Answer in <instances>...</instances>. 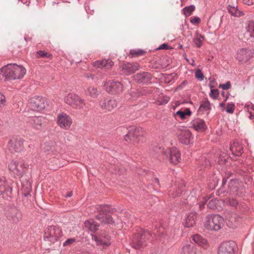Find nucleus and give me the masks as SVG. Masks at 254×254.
<instances>
[{
    "label": "nucleus",
    "mask_w": 254,
    "mask_h": 254,
    "mask_svg": "<svg viewBox=\"0 0 254 254\" xmlns=\"http://www.w3.org/2000/svg\"><path fill=\"white\" fill-rule=\"evenodd\" d=\"M26 73L25 68L15 64H8L0 68V80L22 78Z\"/></svg>",
    "instance_id": "nucleus-1"
},
{
    "label": "nucleus",
    "mask_w": 254,
    "mask_h": 254,
    "mask_svg": "<svg viewBox=\"0 0 254 254\" xmlns=\"http://www.w3.org/2000/svg\"><path fill=\"white\" fill-rule=\"evenodd\" d=\"M152 237L148 230H141L140 232L135 234L131 240V245L135 249H140L144 248L147 241Z\"/></svg>",
    "instance_id": "nucleus-2"
},
{
    "label": "nucleus",
    "mask_w": 254,
    "mask_h": 254,
    "mask_svg": "<svg viewBox=\"0 0 254 254\" xmlns=\"http://www.w3.org/2000/svg\"><path fill=\"white\" fill-rule=\"evenodd\" d=\"M224 220L222 217L218 214H211L206 216L204 224L205 228L211 231H218L224 226Z\"/></svg>",
    "instance_id": "nucleus-3"
},
{
    "label": "nucleus",
    "mask_w": 254,
    "mask_h": 254,
    "mask_svg": "<svg viewBox=\"0 0 254 254\" xmlns=\"http://www.w3.org/2000/svg\"><path fill=\"white\" fill-rule=\"evenodd\" d=\"M14 182L6 179L4 177L0 178V194L4 199L9 200L12 197V192Z\"/></svg>",
    "instance_id": "nucleus-4"
},
{
    "label": "nucleus",
    "mask_w": 254,
    "mask_h": 254,
    "mask_svg": "<svg viewBox=\"0 0 254 254\" xmlns=\"http://www.w3.org/2000/svg\"><path fill=\"white\" fill-rule=\"evenodd\" d=\"M64 102L72 108L83 109L85 106L84 100L76 94L69 93L65 98Z\"/></svg>",
    "instance_id": "nucleus-5"
},
{
    "label": "nucleus",
    "mask_w": 254,
    "mask_h": 254,
    "mask_svg": "<svg viewBox=\"0 0 254 254\" xmlns=\"http://www.w3.org/2000/svg\"><path fill=\"white\" fill-rule=\"evenodd\" d=\"M46 105H48L47 99L39 96L31 98L29 102L30 108L35 111H40L45 109Z\"/></svg>",
    "instance_id": "nucleus-6"
},
{
    "label": "nucleus",
    "mask_w": 254,
    "mask_h": 254,
    "mask_svg": "<svg viewBox=\"0 0 254 254\" xmlns=\"http://www.w3.org/2000/svg\"><path fill=\"white\" fill-rule=\"evenodd\" d=\"M9 170L19 177H21L28 171L26 165L24 163H17L12 161L8 165Z\"/></svg>",
    "instance_id": "nucleus-7"
},
{
    "label": "nucleus",
    "mask_w": 254,
    "mask_h": 254,
    "mask_svg": "<svg viewBox=\"0 0 254 254\" xmlns=\"http://www.w3.org/2000/svg\"><path fill=\"white\" fill-rule=\"evenodd\" d=\"M228 192L233 195L242 196L244 195L245 190L242 184L237 180H231L229 182Z\"/></svg>",
    "instance_id": "nucleus-8"
},
{
    "label": "nucleus",
    "mask_w": 254,
    "mask_h": 254,
    "mask_svg": "<svg viewBox=\"0 0 254 254\" xmlns=\"http://www.w3.org/2000/svg\"><path fill=\"white\" fill-rule=\"evenodd\" d=\"M105 90L113 94H118L123 91V85L118 81L109 80L104 84Z\"/></svg>",
    "instance_id": "nucleus-9"
},
{
    "label": "nucleus",
    "mask_w": 254,
    "mask_h": 254,
    "mask_svg": "<svg viewBox=\"0 0 254 254\" xmlns=\"http://www.w3.org/2000/svg\"><path fill=\"white\" fill-rule=\"evenodd\" d=\"M61 230L55 226H50L45 233L44 239L45 241H49L52 243L57 241L61 235Z\"/></svg>",
    "instance_id": "nucleus-10"
},
{
    "label": "nucleus",
    "mask_w": 254,
    "mask_h": 254,
    "mask_svg": "<svg viewBox=\"0 0 254 254\" xmlns=\"http://www.w3.org/2000/svg\"><path fill=\"white\" fill-rule=\"evenodd\" d=\"M144 134V130L140 127H130L128 133L125 136V140L129 142L132 140L137 138V137L142 136Z\"/></svg>",
    "instance_id": "nucleus-11"
},
{
    "label": "nucleus",
    "mask_w": 254,
    "mask_h": 254,
    "mask_svg": "<svg viewBox=\"0 0 254 254\" xmlns=\"http://www.w3.org/2000/svg\"><path fill=\"white\" fill-rule=\"evenodd\" d=\"M236 244L234 241H230L222 243L218 250V254H234V248Z\"/></svg>",
    "instance_id": "nucleus-12"
},
{
    "label": "nucleus",
    "mask_w": 254,
    "mask_h": 254,
    "mask_svg": "<svg viewBox=\"0 0 254 254\" xmlns=\"http://www.w3.org/2000/svg\"><path fill=\"white\" fill-rule=\"evenodd\" d=\"M57 123L60 127L66 129L70 127L72 120L68 115L62 112L58 115Z\"/></svg>",
    "instance_id": "nucleus-13"
},
{
    "label": "nucleus",
    "mask_w": 254,
    "mask_h": 254,
    "mask_svg": "<svg viewBox=\"0 0 254 254\" xmlns=\"http://www.w3.org/2000/svg\"><path fill=\"white\" fill-rule=\"evenodd\" d=\"M23 141L20 138H12L8 142V147L12 152H20L23 149Z\"/></svg>",
    "instance_id": "nucleus-14"
},
{
    "label": "nucleus",
    "mask_w": 254,
    "mask_h": 254,
    "mask_svg": "<svg viewBox=\"0 0 254 254\" xmlns=\"http://www.w3.org/2000/svg\"><path fill=\"white\" fill-rule=\"evenodd\" d=\"M99 106L103 110L111 111L117 106V102L115 99L103 98L99 101Z\"/></svg>",
    "instance_id": "nucleus-15"
},
{
    "label": "nucleus",
    "mask_w": 254,
    "mask_h": 254,
    "mask_svg": "<svg viewBox=\"0 0 254 254\" xmlns=\"http://www.w3.org/2000/svg\"><path fill=\"white\" fill-rule=\"evenodd\" d=\"M241 218L235 213H228L226 218V223L230 228H235L240 224Z\"/></svg>",
    "instance_id": "nucleus-16"
},
{
    "label": "nucleus",
    "mask_w": 254,
    "mask_h": 254,
    "mask_svg": "<svg viewBox=\"0 0 254 254\" xmlns=\"http://www.w3.org/2000/svg\"><path fill=\"white\" fill-rule=\"evenodd\" d=\"M164 154L167 158H169L170 163L176 164L179 162L180 153L176 148L169 149L165 151Z\"/></svg>",
    "instance_id": "nucleus-17"
},
{
    "label": "nucleus",
    "mask_w": 254,
    "mask_h": 254,
    "mask_svg": "<svg viewBox=\"0 0 254 254\" xmlns=\"http://www.w3.org/2000/svg\"><path fill=\"white\" fill-rule=\"evenodd\" d=\"M120 68L124 74L127 75L133 73L138 70L139 65L136 63H127L121 64Z\"/></svg>",
    "instance_id": "nucleus-18"
},
{
    "label": "nucleus",
    "mask_w": 254,
    "mask_h": 254,
    "mask_svg": "<svg viewBox=\"0 0 254 254\" xmlns=\"http://www.w3.org/2000/svg\"><path fill=\"white\" fill-rule=\"evenodd\" d=\"M133 78L137 83L147 84L150 82L152 75L149 72H142L136 74L133 76Z\"/></svg>",
    "instance_id": "nucleus-19"
},
{
    "label": "nucleus",
    "mask_w": 254,
    "mask_h": 254,
    "mask_svg": "<svg viewBox=\"0 0 254 254\" xmlns=\"http://www.w3.org/2000/svg\"><path fill=\"white\" fill-rule=\"evenodd\" d=\"M252 53L246 48L240 49L237 53V59L240 62L246 63L249 61L252 57Z\"/></svg>",
    "instance_id": "nucleus-20"
},
{
    "label": "nucleus",
    "mask_w": 254,
    "mask_h": 254,
    "mask_svg": "<svg viewBox=\"0 0 254 254\" xmlns=\"http://www.w3.org/2000/svg\"><path fill=\"white\" fill-rule=\"evenodd\" d=\"M196 217L197 214L196 212L192 211L190 212L186 215L184 220L183 224L185 227L190 228L195 226L196 224Z\"/></svg>",
    "instance_id": "nucleus-21"
},
{
    "label": "nucleus",
    "mask_w": 254,
    "mask_h": 254,
    "mask_svg": "<svg viewBox=\"0 0 254 254\" xmlns=\"http://www.w3.org/2000/svg\"><path fill=\"white\" fill-rule=\"evenodd\" d=\"M94 239L99 245L108 246L111 244L110 237L106 232H103L99 236H95Z\"/></svg>",
    "instance_id": "nucleus-22"
},
{
    "label": "nucleus",
    "mask_w": 254,
    "mask_h": 254,
    "mask_svg": "<svg viewBox=\"0 0 254 254\" xmlns=\"http://www.w3.org/2000/svg\"><path fill=\"white\" fill-rule=\"evenodd\" d=\"M7 218L14 223H17L22 219L21 212L16 208H11L7 213Z\"/></svg>",
    "instance_id": "nucleus-23"
},
{
    "label": "nucleus",
    "mask_w": 254,
    "mask_h": 254,
    "mask_svg": "<svg viewBox=\"0 0 254 254\" xmlns=\"http://www.w3.org/2000/svg\"><path fill=\"white\" fill-rule=\"evenodd\" d=\"M190 127L198 131H203L207 128V126L203 120L196 118L190 122Z\"/></svg>",
    "instance_id": "nucleus-24"
},
{
    "label": "nucleus",
    "mask_w": 254,
    "mask_h": 254,
    "mask_svg": "<svg viewBox=\"0 0 254 254\" xmlns=\"http://www.w3.org/2000/svg\"><path fill=\"white\" fill-rule=\"evenodd\" d=\"M29 123L34 128L39 129L45 124V120L42 117H33L30 118Z\"/></svg>",
    "instance_id": "nucleus-25"
},
{
    "label": "nucleus",
    "mask_w": 254,
    "mask_h": 254,
    "mask_svg": "<svg viewBox=\"0 0 254 254\" xmlns=\"http://www.w3.org/2000/svg\"><path fill=\"white\" fill-rule=\"evenodd\" d=\"M191 133L189 129L181 131L178 136L180 141L183 144L188 145L190 143L191 139Z\"/></svg>",
    "instance_id": "nucleus-26"
},
{
    "label": "nucleus",
    "mask_w": 254,
    "mask_h": 254,
    "mask_svg": "<svg viewBox=\"0 0 254 254\" xmlns=\"http://www.w3.org/2000/svg\"><path fill=\"white\" fill-rule=\"evenodd\" d=\"M95 218L103 224H112L114 223L112 217L106 213H98L95 215Z\"/></svg>",
    "instance_id": "nucleus-27"
},
{
    "label": "nucleus",
    "mask_w": 254,
    "mask_h": 254,
    "mask_svg": "<svg viewBox=\"0 0 254 254\" xmlns=\"http://www.w3.org/2000/svg\"><path fill=\"white\" fill-rule=\"evenodd\" d=\"M93 65L98 68H105L109 69L114 65L113 62L110 60H103L102 61H96L93 63Z\"/></svg>",
    "instance_id": "nucleus-28"
},
{
    "label": "nucleus",
    "mask_w": 254,
    "mask_h": 254,
    "mask_svg": "<svg viewBox=\"0 0 254 254\" xmlns=\"http://www.w3.org/2000/svg\"><path fill=\"white\" fill-rule=\"evenodd\" d=\"M153 235H158L159 240L164 244L168 243L170 237L167 234L163 227H159L158 230H156V233L154 232Z\"/></svg>",
    "instance_id": "nucleus-29"
},
{
    "label": "nucleus",
    "mask_w": 254,
    "mask_h": 254,
    "mask_svg": "<svg viewBox=\"0 0 254 254\" xmlns=\"http://www.w3.org/2000/svg\"><path fill=\"white\" fill-rule=\"evenodd\" d=\"M230 149L232 154L235 156H240L243 152L242 144L236 141L230 145Z\"/></svg>",
    "instance_id": "nucleus-30"
},
{
    "label": "nucleus",
    "mask_w": 254,
    "mask_h": 254,
    "mask_svg": "<svg viewBox=\"0 0 254 254\" xmlns=\"http://www.w3.org/2000/svg\"><path fill=\"white\" fill-rule=\"evenodd\" d=\"M196 248L194 244L186 243L184 244L181 254H196Z\"/></svg>",
    "instance_id": "nucleus-31"
},
{
    "label": "nucleus",
    "mask_w": 254,
    "mask_h": 254,
    "mask_svg": "<svg viewBox=\"0 0 254 254\" xmlns=\"http://www.w3.org/2000/svg\"><path fill=\"white\" fill-rule=\"evenodd\" d=\"M84 226L88 231L95 233L98 229L99 225L93 219H91L84 222Z\"/></svg>",
    "instance_id": "nucleus-32"
},
{
    "label": "nucleus",
    "mask_w": 254,
    "mask_h": 254,
    "mask_svg": "<svg viewBox=\"0 0 254 254\" xmlns=\"http://www.w3.org/2000/svg\"><path fill=\"white\" fill-rule=\"evenodd\" d=\"M97 210L98 213H113L114 212L116 211V209L115 208H113L111 205L107 204H103L98 206L97 207Z\"/></svg>",
    "instance_id": "nucleus-33"
},
{
    "label": "nucleus",
    "mask_w": 254,
    "mask_h": 254,
    "mask_svg": "<svg viewBox=\"0 0 254 254\" xmlns=\"http://www.w3.org/2000/svg\"><path fill=\"white\" fill-rule=\"evenodd\" d=\"M46 152L50 154L51 153L55 154L57 152V147L56 143L53 141L47 142L45 144V146L43 148Z\"/></svg>",
    "instance_id": "nucleus-34"
},
{
    "label": "nucleus",
    "mask_w": 254,
    "mask_h": 254,
    "mask_svg": "<svg viewBox=\"0 0 254 254\" xmlns=\"http://www.w3.org/2000/svg\"><path fill=\"white\" fill-rule=\"evenodd\" d=\"M227 9L228 12L231 14L232 16H236V17H240L243 15L244 13L239 10L238 8V6H227Z\"/></svg>",
    "instance_id": "nucleus-35"
},
{
    "label": "nucleus",
    "mask_w": 254,
    "mask_h": 254,
    "mask_svg": "<svg viewBox=\"0 0 254 254\" xmlns=\"http://www.w3.org/2000/svg\"><path fill=\"white\" fill-rule=\"evenodd\" d=\"M87 96H90L93 98H96L100 94V92L94 86H89L85 91Z\"/></svg>",
    "instance_id": "nucleus-36"
},
{
    "label": "nucleus",
    "mask_w": 254,
    "mask_h": 254,
    "mask_svg": "<svg viewBox=\"0 0 254 254\" xmlns=\"http://www.w3.org/2000/svg\"><path fill=\"white\" fill-rule=\"evenodd\" d=\"M211 109V105L207 98L202 100L198 110L200 111H209Z\"/></svg>",
    "instance_id": "nucleus-37"
},
{
    "label": "nucleus",
    "mask_w": 254,
    "mask_h": 254,
    "mask_svg": "<svg viewBox=\"0 0 254 254\" xmlns=\"http://www.w3.org/2000/svg\"><path fill=\"white\" fill-rule=\"evenodd\" d=\"M203 40L204 37L201 34L196 32L195 36L193 39V42L196 47L200 48L202 46Z\"/></svg>",
    "instance_id": "nucleus-38"
},
{
    "label": "nucleus",
    "mask_w": 254,
    "mask_h": 254,
    "mask_svg": "<svg viewBox=\"0 0 254 254\" xmlns=\"http://www.w3.org/2000/svg\"><path fill=\"white\" fill-rule=\"evenodd\" d=\"M191 112L189 108H186L184 111L179 110L174 115V116H179L181 119H185L187 116H190Z\"/></svg>",
    "instance_id": "nucleus-39"
},
{
    "label": "nucleus",
    "mask_w": 254,
    "mask_h": 254,
    "mask_svg": "<svg viewBox=\"0 0 254 254\" xmlns=\"http://www.w3.org/2000/svg\"><path fill=\"white\" fill-rule=\"evenodd\" d=\"M192 241L195 243L200 246H204L206 244V241L198 234L194 235L192 236Z\"/></svg>",
    "instance_id": "nucleus-40"
},
{
    "label": "nucleus",
    "mask_w": 254,
    "mask_h": 254,
    "mask_svg": "<svg viewBox=\"0 0 254 254\" xmlns=\"http://www.w3.org/2000/svg\"><path fill=\"white\" fill-rule=\"evenodd\" d=\"M145 51L141 49H132L130 50L129 55L131 58L137 57L143 55Z\"/></svg>",
    "instance_id": "nucleus-41"
},
{
    "label": "nucleus",
    "mask_w": 254,
    "mask_h": 254,
    "mask_svg": "<svg viewBox=\"0 0 254 254\" xmlns=\"http://www.w3.org/2000/svg\"><path fill=\"white\" fill-rule=\"evenodd\" d=\"M37 58H51L52 55L48 52H46L43 50L38 51L35 55Z\"/></svg>",
    "instance_id": "nucleus-42"
},
{
    "label": "nucleus",
    "mask_w": 254,
    "mask_h": 254,
    "mask_svg": "<svg viewBox=\"0 0 254 254\" xmlns=\"http://www.w3.org/2000/svg\"><path fill=\"white\" fill-rule=\"evenodd\" d=\"M195 7L194 5H190L189 6H186L184 7L182 10L183 11V13L186 16H189L190 15L191 13L195 10Z\"/></svg>",
    "instance_id": "nucleus-43"
},
{
    "label": "nucleus",
    "mask_w": 254,
    "mask_h": 254,
    "mask_svg": "<svg viewBox=\"0 0 254 254\" xmlns=\"http://www.w3.org/2000/svg\"><path fill=\"white\" fill-rule=\"evenodd\" d=\"M224 202L225 205L227 206H230L233 207H236L238 204V202L235 199L233 198H226L224 200Z\"/></svg>",
    "instance_id": "nucleus-44"
},
{
    "label": "nucleus",
    "mask_w": 254,
    "mask_h": 254,
    "mask_svg": "<svg viewBox=\"0 0 254 254\" xmlns=\"http://www.w3.org/2000/svg\"><path fill=\"white\" fill-rule=\"evenodd\" d=\"M247 31L251 37L254 38V21H250L246 27Z\"/></svg>",
    "instance_id": "nucleus-45"
},
{
    "label": "nucleus",
    "mask_w": 254,
    "mask_h": 254,
    "mask_svg": "<svg viewBox=\"0 0 254 254\" xmlns=\"http://www.w3.org/2000/svg\"><path fill=\"white\" fill-rule=\"evenodd\" d=\"M199 164L201 166V169L205 168H209L210 166L209 161L204 157H202L199 161Z\"/></svg>",
    "instance_id": "nucleus-46"
},
{
    "label": "nucleus",
    "mask_w": 254,
    "mask_h": 254,
    "mask_svg": "<svg viewBox=\"0 0 254 254\" xmlns=\"http://www.w3.org/2000/svg\"><path fill=\"white\" fill-rule=\"evenodd\" d=\"M210 88L211 89L210 93H209V96L213 99H217L219 94V91L218 89H212L213 86L211 85H209Z\"/></svg>",
    "instance_id": "nucleus-47"
},
{
    "label": "nucleus",
    "mask_w": 254,
    "mask_h": 254,
    "mask_svg": "<svg viewBox=\"0 0 254 254\" xmlns=\"http://www.w3.org/2000/svg\"><path fill=\"white\" fill-rule=\"evenodd\" d=\"M218 179L217 177H214L212 179V182H210L208 184V187L210 190H214L217 186Z\"/></svg>",
    "instance_id": "nucleus-48"
},
{
    "label": "nucleus",
    "mask_w": 254,
    "mask_h": 254,
    "mask_svg": "<svg viewBox=\"0 0 254 254\" xmlns=\"http://www.w3.org/2000/svg\"><path fill=\"white\" fill-rule=\"evenodd\" d=\"M31 191V188L30 185H29V187H27L26 188L25 187H23L22 189V193L23 196L25 197H27L29 195L31 196L30 191Z\"/></svg>",
    "instance_id": "nucleus-49"
},
{
    "label": "nucleus",
    "mask_w": 254,
    "mask_h": 254,
    "mask_svg": "<svg viewBox=\"0 0 254 254\" xmlns=\"http://www.w3.org/2000/svg\"><path fill=\"white\" fill-rule=\"evenodd\" d=\"M195 77L199 81H202L204 79V75L200 69H198L195 73Z\"/></svg>",
    "instance_id": "nucleus-50"
},
{
    "label": "nucleus",
    "mask_w": 254,
    "mask_h": 254,
    "mask_svg": "<svg viewBox=\"0 0 254 254\" xmlns=\"http://www.w3.org/2000/svg\"><path fill=\"white\" fill-rule=\"evenodd\" d=\"M235 110V104L233 103H228L226 107V112L228 113L233 114Z\"/></svg>",
    "instance_id": "nucleus-51"
},
{
    "label": "nucleus",
    "mask_w": 254,
    "mask_h": 254,
    "mask_svg": "<svg viewBox=\"0 0 254 254\" xmlns=\"http://www.w3.org/2000/svg\"><path fill=\"white\" fill-rule=\"evenodd\" d=\"M227 182V179L223 178L221 188L218 190L217 195H220L221 193H224L226 190H224V187Z\"/></svg>",
    "instance_id": "nucleus-52"
},
{
    "label": "nucleus",
    "mask_w": 254,
    "mask_h": 254,
    "mask_svg": "<svg viewBox=\"0 0 254 254\" xmlns=\"http://www.w3.org/2000/svg\"><path fill=\"white\" fill-rule=\"evenodd\" d=\"M231 86L230 81H227L225 84H220L219 85V88H222L223 90H227Z\"/></svg>",
    "instance_id": "nucleus-53"
},
{
    "label": "nucleus",
    "mask_w": 254,
    "mask_h": 254,
    "mask_svg": "<svg viewBox=\"0 0 254 254\" xmlns=\"http://www.w3.org/2000/svg\"><path fill=\"white\" fill-rule=\"evenodd\" d=\"M75 241V238H69L67 239L63 244V246L66 247L71 245Z\"/></svg>",
    "instance_id": "nucleus-54"
},
{
    "label": "nucleus",
    "mask_w": 254,
    "mask_h": 254,
    "mask_svg": "<svg viewBox=\"0 0 254 254\" xmlns=\"http://www.w3.org/2000/svg\"><path fill=\"white\" fill-rule=\"evenodd\" d=\"M5 103V98L3 94L0 92V107L3 106Z\"/></svg>",
    "instance_id": "nucleus-55"
},
{
    "label": "nucleus",
    "mask_w": 254,
    "mask_h": 254,
    "mask_svg": "<svg viewBox=\"0 0 254 254\" xmlns=\"http://www.w3.org/2000/svg\"><path fill=\"white\" fill-rule=\"evenodd\" d=\"M216 200L211 199L208 201L207 206L211 209H213L216 206Z\"/></svg>",
    "instance_id": "nucleus-56"
},
{
    "label": "nucleus",
    "mask_w": 254,
    "mask_h": 254,
    "mask_svg": "<svg viewBox=\"0 0 254 254\" xmlns=\"http://www.w3.org/2000/svg\"><path fill=\"white\" fill-rule=\"evenodd\" d=\"M247 112L250 114L249 118L251 120L254 119V105L251 109L248 110Z\"/></svg>",
    "instance_id": "nucleus-57"
},
{
    "label": "nucleus",
    "mask_w": 254,
    "mask_h": 254,
    "mask_svg": "<svg viewBox=\"0 0 254 254\" xmlns=\"http://www.w3.org/2000/svg\"><path fill=\"white\" fill-rule=\"evenodd\" d=\"M227 6H236L237 5V0H227Z\"/></svg>",
    "instance_id": "nucleus-58"
},
{
    "label": "nucleus",
    "mask_w": 254,
    "mask_h": 254,
    "mask_svg": "<svg viewBox=\"0 0 254 254\" xmlns=\"http://www.w3.org/2000/svg\"><path fill=\"white\" fill-rule=\"evenodd\" d=\"M185 187V185H184V182H182L181 186L180 187H179L178 190L176 192V195H175L174 196L175 197L180 194L182 193V190Z\"/></svg>",
    "instance_id": "nucleus-59"
},
{
    "label": "nucleus",
    "mask_w": 254,
    "mask_h": 254,
    "mask_svg": "<svg viewBox=\"0 0 254 254\" xmlns=\"http://www.w3.org/2000/svg\"><path fill=\"white\" fill-rule=\"evenodd\" d=\"M190 22L192 24H198L200 21V19L198 17H194L190 20Z\"/></svg>",
    "instance_id": "nucleus-60"
},
{
    "label": "nucleus",
    "mask_w": 254,
    "mask_h": 254,
    "mask_svg": "<svg viewBox=\"0 0 254 254\" xmlns=\"http://www.w3.org/2000/svg\"><path fill=\"white\" fill-rule=\"evenodd\" d=\"M169 46L166 43H163L162 44V45H161L160 46V47L159 48H157V49H159V50H162V49H166V50H167V49H169Z\"/></svg>",
    "instance_id": "nucleus-61"
},
{
    "label": "nucleus",
    "mask_w": 254,
    "mask_h": 254,
    "mask_svg": "<svg viewBox=\"0 0 254 254\" xmlns=\"http://www.w3.org/2000/svg\"><path fill=\"white\" fill-rule=\"evenodd\" d=\"M254 105H253L251 103H247L245 104L244 106L245 110L247 111L249 109H251L253 107Z\"/></svg>",
    "instance_id": "nucleus-62"
},
{
    "label": "nucleus",
    "mask_w": 254,
    "mask_h": 254,
    "mask_svg": "<svg viewBox=\"0 0 254 254\" xmlns=\"http://www.w3.org/2000/svg\"><path fill=\"white\" fill-rule=\"evenodd\" d=\"M243 2L248 5H251L254 3V0H243Z\"/></svg>",
    "instance_id": "nucleus-63"
},
{
    "label": "nucleus",
    "mask_w": 254,
    "mask_h": 254,
    "mask_svg": "<svg viewBox=\"0 0 254 254\" xmlns=\"http://www.w3.org/2000/svg\"><path fill=\"white\" fill-rule=\"evenodd\" d=\"M93 75L92 74H90L89 73H86L84 74V76L87 78H91L92 79H93Z\"/></svg>",
    "instance_id": "nucleus-64"
}]
</instances>
